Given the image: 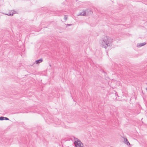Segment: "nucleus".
Listing matches in <instances>:
<instances>
[{"mask_svg":"<svg viewBox=\"0 0 147 147\" xmlns=\"http://www.w3.org/2000/svg\"><path fill=\"white\" fill-rule=\"evenodd\" d=\"M64 19L65 20H67V16L66 15H64Z\"/></svg>","mask_w":147,"mask_h":147,"instance_id":"8","label":"nucleus"},{"mask_svg":"<svg viewBox=\"0 0 147 147\" xmlns=\"http://www.w3.org/2000/svg\"><path fill=\"white\" fill-rule=\"evenodd\" d=\"M67 26H71L72 25V24H67Z\"/></svg>","mask_w":147,"mask_h":147,"instance_id":"12","label":"nucleus"},{"mask_svg":"<svg viewBox=\"0 0 147 147\" xmlns=\"http://www.w3.org/2000/svg\"><path fill=\"white\" fill-rule=\"evenodd\" d=\"M9 120V119L7 117H4V120Z\"/></svg>","mask_w":147,"mask_h":147,"instance_id":"10","label":"nucleus"},{"mask_svg":"<svg viewBox=\"0 0 147 147\" xmlns=\"http://www.w3.org/2000/svg\"><path fill=\"white\" fill-rule=\"evenodd\" d=\"M124 142L125 143L128 145L130 144L129 142L128 141L127 139L126 138H124Z\"/></svg>","mask_w":147,"mask_h":147,"instance_id":"5","label":"nucleus"},{"mask_svg":"<svg viewBox=\"0 0 147 147\" xmlns=\"http://www.w3.org/2000/svg\"><path fill=\"white\" fill-rule=\"evenodd\" d=\"M14 11H11L9 12L10 13H11V14H13H13L14 13Z\"/></svg>","mask_w":147,"mask_h":147,"instance_id":"11","label":"nucleus"},{"mask_svg":"<svg viewBox=\"0 0 147 147\" xmlns=\"http://www.w3.org/2000/svg\"><path fill=\"white\" fill-rule=\"evenodd\" d=\"M4 120V117L1 116L0 117V120Z\"/></svg>","mask_w":147,"mask_h":147,"instance_id":"7","label":"nucleus"},{"mask_svg":"<svg viewBox=\"0 0 147 147\" xmlns=\"http://www.w3.org/2000/svg\"><path fill=\"white\" fill-rule=\"evenodd\" d=\"M42 58L40 59L36 60L35 62H34L35 63H36L37 64H38L39 63H40L42 61Z\"/></svg>","mask_w":147,"mask_h":147,"instance_id":"4","label":"nucleus"},{"mask_svg":"<svg viewBox=\"0 0 147 147\" xmlns=\"http://www.w3.org/2000/svg\"><path fill=\"white\" fill-rule=\"evenodd\" d=\"M146 44V43L145 42L138 43L137 45V47H140L144 46Z\"/></svg>","mask_w":147,"mask_h":147,"instance_id":"3","label":"nucleus"},{"mask_svg":"<svg viewBox=\"0 0 147 147\" xmlns=\"http://www.w3.org/2000/svg\"><path fill=\"white\" fill-rule=\"evenodd\" d=\"M6 14L9 16H13V14H11V13H10L9 12L8 13H7Z\"/></svg>","mask_w":147,"mask_h":147,"instance_id":"9","label":"nucleus"},{"mask_svg":"<svg viewBox=\"0 0 147 147\" xmlns=\"http://www.w3.org/2000/svg\"><path fill=\"white\" fill-rule=\"evenodd\" d=\"M74 144L75 147H84L83 144L80 140L77 138H75Z\"/></svg>","mask_w":147,"mask_h":147,"instance_id":"2","label":"nucleus"},{"mask_svg":"<svg viewBox=\"0 0 147 147\" xmlns=\"http://www.w3.org/2000/svg\"><path fill=\"white\" fill-rule=\"evenodd\" d=\"M113 39L109 36H105L100 40V44L101 46L105 48L112 46Z\"/></svg>","mask_w":147,"mask_h":147,"instance_id":"1","label":"nucleus"},{"mask_svg":"<svg viewBox=\"0 0 147 147\" xmlns=\"http://www.w3.org/2000/svg\"><path fill=\"white\" fill-rule=\"evenodd\" d=\"M79 15L81 16H86V11H84L81 12Z\"/></svg>","mask_w":147,"mask_h":147,"instance_id":"6","label":"nucleus"}]
</instances>
